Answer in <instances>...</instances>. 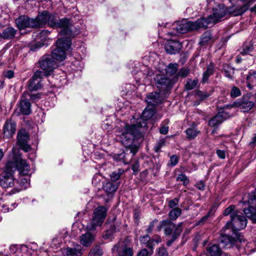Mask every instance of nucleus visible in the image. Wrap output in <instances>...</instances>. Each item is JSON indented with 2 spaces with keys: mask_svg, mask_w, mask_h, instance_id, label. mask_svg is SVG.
I'll use <instances>...</instances> for the list:
<instances>
[{
  "mask_svg": "<svg viewBox=\"0 0 256 256\" xmlns=\"http://www.w3.org/2000/svg\"><path fill=\"white\" fill-rule=\"evenodd\" d=\"M38 27H43L47 24L53 28H60L59 34L62 36L74 37L80 32V30L72 24L70 20L68 18L58 19L55 14H50L44 11L38 16Z\"/></svg>",
  "mask_w": 256,
  "mask_h": 256,
  "instance_id": "1",
  "label": "nucleus"
},
{
  "mask_svg": "<svg viewBox=\"0 0 256 256\" xmlns=\"http://www.w3.org/2000/svg\"><path fill=\"white\" fill-rule=\"evenodd\" d=\"M50 34V32L46 30H43L39 34V37L42 40H44L46 38V37L47 36Z\"/></svg>",
  "mask_w": 256,
  "mask_h": 256,
  "instance_id": "58",
  "label": "nucleus"
},
{
  "mask_svg": "<svg viewBox=\"0 0 256 256\" xmlns=\"http://www.w3.org/2000/svg\"><path fill=\"white\" fill-rule=\"evenodd\" d=\"M140 128L136 124H127L124 126V131L119 137V140L125 147L132 146L136 138L140 136Z\"/></svg>",
  "mask_w": 256,
  "mask_h": 256,
  "instance_id": "4",
  "label": "nucleus"
},
{
  "mask_svg": "<svg viewBox=\"0 0 256 256\" xmlns=\"http://www.w3.org/2000/svg\"><path fill=\"white\" fill-rule=\"evenodd\" d=\"M128 156L129 154L126 153V152H123L119 154L115 155L114 158L122 161L124 164H128L132 158L131 156L130 158H128Z\"/></svg>",
  "mask_w": 256,
  "mask_h": 256,
  "instance_id": "33",
  "label": "nucleus"
},
{
  "mask_svg": "<svg viewBox=\"0 0 256 256\" xmlns=\"http://www.w3.org/2000/svg\"><path fill=\"white\" fill-rule=\"evenodd\" d=\"M139 162L138 160H136L135 161L134 164H133L132 166V169L133 171V173L134 174L136 175L138 173L139 171Z\"/></svg>",
  "mask_w": 256,
  "mask_h": 256,
  "instance_id": "49",
  "label": "nucleus"
},
{
  "mask_svg": "<svg viewBox=\"0 0 256 256\" xmlns=\"http://www.w3.org/2000/svg\"><path fill=\"white\" fill-rule=\"evenodd\" d=\"M234 74V70L232 68H228L226 70L224 71V76L226 77L232 79Z\"/></svg>",
  "mask_w": 256,
  "mask_h": 256,
  "instance_id": "46",
  "label": "nucleus"
},
{
  "mask_svg": "<svg viewBox=\"0 0 256 256\" xmlns=\"http://www.w3.org/2000/svg\"><path fill=\"white\" fill-rule=\"evenodd\" d=\"M187 138L192 140L194 138L200 133V131L196 128H189L186 130Z\"/></svg>",
  "mask_w": 256,
  "mask_h": 256,
  "instance_id": "32",
  "label": "nucleus"
},
{
  "mask_svg": "<svg viewBox=\"0 0 256 256\" xmlns=\"http://www.w3.org/2000/svg\"><path fill=\"white\" fill-rule=\"evenodd\" d=\"M29 136L25 130H22L18 132L17 136V144L20 148L26 152L30 150L31 146L28 144Z\"/></svg>",
  "mask_w": 256,
  "mask_h": 256,
  "instance_id": "15",
  "label": "nucleus"
},
{
  "mask_svg": "<svg viewBox=\"0 0 256 256\" xmlns=\"http://www.w3.org/2000/svg\"><path fill=\"white\" fill-rule=\"evenodd\" d=\"M152 253V250H151L150 252L146 248L142 250L138 254L137 256H148V254H151Z\"/></svg>",
  "mask_w": 256,
  "mask_h": 256,
  "instance_id": "55",
  "label": "nucleus"
},
{
  "mask_svg": "<svg viewBox=\"0 0 256 256\" xmlns=\"http://www.w3.org/2000/svg\"><path fill=\"white\" fill-rule=\"evenodd\" d=\"M168 131V126H162L160 129V132L163 134H166Z\"/></svg>",
  "mask_w": 256,
  "mask_h": 256,
  "instance_id": "60",
  "label": "nucleus"
},
{
  "mask_svg": "<svg viewBox=\"0 0 256 256\" xmlns=\"http://www.w3.org/2000/svg\"><path fill=\"white\" fill-rule=\"evenodd\" d=\"M16 23L20 30H24L28 28H39L38 16L34 19L30 18L26 16H21L16 19Z\"/></svg>",
  "mask_w": 256,
  "mask_h": 256,
  "instance_id": "12",
  "label": "nucleus"
},
{
  "mask_svg": "<svg viewBox=\"0 0 256 256\" xmlns=\"http://www.w3.org/2000/svg\"><path fill=\"white\" fill-rule=\"evenodd\" d=\"M241 95L240 90L236 86H234L230 92V96L232 98L238 97Z\"/></svg>",
  "mask_w": 256,
  "mask_h": 256,
  "instance_id": "44",
  "label": "nucleus"
},
{
  "mask_svg": "<svg viewBox=\"0 0 256 256\" xmlns=\"http://www.w3.org/2000/svg\"><path fill=\"white\" fill-rule=\"evenodd\" d=\"M140 240L142 243H146V246L148 248L152 249L155 244H158L162 242V239L158 235H155L150 239V237L147 234L140 238Z\"/></svg>",
  "mask_w": 256,
  "mask_h": 256,
  "instance_id": "22",
  "label": "nucleus"
},
{
  "mask_svg": "<svg viewBox=\"0 0 256 256\" xmlns=\"http://www.w3.org/2000/svg\"><path fill=\"white\" fill-rule=\"evenodd\" d=\"M154 80L156 87L160 92L168 90L172 86V82L170 79L164 75H156Z\"/></svg>",
  "mask_w": 256,
  "mask_h": 256,
  "instance_id": "17",
  "label": "nucleus"
},
{
  "mask_svg": "<svg viewBox=\"0 0 256 256\" xmlns=\"http://www.w3.org/2000/svg\"><path fill=\"white\" fill-rule=\"evenodd\" d=\"M16 32V30L12 27L6 28L1 34L2 38L7 40L12 39L14 36Z\"/></svg>",
  "mask_w": 256,
  "mask_h": 256,
  "instance_id": "28",
  "label": "nucleus"
},
{
  "mask_svg": "<svg viewBox=\"0 0 256 256\" xmlns=\"http://www.w3.org/2000/svg\"><path fill=\"white\" fill-rule=\"evenodd\" d=\"M66 253L67 256H81L82 255L80 250L72 248H68Z\"/></svg>",
  "mask_w": 256,
  "mask_h": 256,
  "instance_id": "36",
  "label": "nucleus"
},
{
  "mask_svg": "<svg viewBox=\"0 0 256 256\" xmlns=\"http://www.w3.org/2000/svg\"><path fill=\"white\" fill-rule=\"evenodd\" d=\"M212 42V40L210 32L206 31L202 34L200 41V44L202 46H204Z\"/></svg>",
  "mask_w": 256,
  "mask_h": 256,
  "instance_id": "29",
  "label": "nucleus"
},
{
  "mask_svg": "<svg viewBox=\"0 0 256 256\" xmlns=\"http://www.w3.org/2000/svg\"><path fill=\"white\" fill-rule=\"evenodd\" d=\"M214 64H210V65H208V66L205 72L210 76L214 72Z\"/></svg>",
  "mask_w": 256,
  "mask_h": 256,
  "instance_id": "59",
  "label": "nucleus"
},
{
  "mask_svg": "<svg viewBox=\"0 0 256 256\" xmlns=\"http://www.w3.org/2000/svg\"><path fill=\"white\" fill-rule=\"evenodd\" d=\"M156 229L158 232L163 229L166 236H172L176 232H178V235H180L183 230V222L176 224L170 220H162L160 222Z\"/></svg>",
  "mask_w": 256,
  "mask_h": 256,
  "instance_id": "7",
  "label": "nucleus"
},
{
  "mask_svg": "<svg viewBox=\"0 0 256 256\" xmlns=\"http://www.w3.org/2000/svg\"><path fill=\"white\" fill-rule=\"evenodd\" d=\"M254 102L246 97H242L240 100L235 102L234 106L239 108L241 111L246 112L250 110L254 106Z\"/></svg>",
  "mask_w": 256,
  "mask_h": 256,
  "instance_id": "18",
  "label": "nucleus"
},
{
  "mask_svg": "<svg viewBox=\"0 0 256 256\" xmlns=\"http://www.w3.org/2000/svg\"><path fill=\"white\" fill-rule=\"evenodd\" d=\"M235 206L231 205L227 208L224 212V216L230 215V218L232 219V216L234 214V216L239 212L238 210H234Z\"/></svg>",
  "mask_w": 256,
  "mask_h": 256,
  "instance_id": "39",
  "label": "nucleus"
},
{
  "mask_svg": "<svg viewBox=\"0 0 256 256\" xmlns=\"http://www.w3.org/2000/svg\"><path fill=\"white\" fill-rule=\"evenodd\" d=\"M108 208L106 206H100L96 208L93 212V217L87 229L89 230H95L97 226H100L104 223L107 216Z\"/></svg>",
  "mask_w": 256,
  "mask_h": 256,
  "instance_id": "5",
  "label": "nucleus"
},
{
  "mask_svg": "<svg viewBox=\"0 0 256 256\" xmlns=\"http://www.w3.org/2000/svg\"><path fill=\"white\" fill-rule=\"evenodd\" d=\"M181 47L182 44L179 42L170 40L167 41L164 48L168 53L172 54L179 52Z\"/></svg>",
  "mask_w": 256,
  "mask_h": 256,
  "instance_id": "20",
  "label": "nucleus"
},
{
  "mask_svg": "<svg viewBox=\"0 0 256 256\" xmlns=\"http://www.w3.org/2000/svg\"><path fill=\"white\" fill-rule=\"evenodd\" d=\"M43 76L42 72L40 70L36 71L32 78L28 80V89L30 91L37 90L40 88L42 85L40 79Z\"/></svg>",
  "mask_w": 256,
  "mask_h": 256,
  "instance_id": "16",
  "label": "nucleus"
},
{
  "mask_svg": "<svg viewBox=\"0 0 256 256\" xmlns=\"http://www.w3.org/2000/svg\"><path fill=\"white\" fill-rule=\"evenodd\" d=\"M212 92H208L206 91H202L200 90H196L195 91V96L197 98L200 100H203L208 96H211Z\"/></svg>",
  "mask_w": 256,
  "mask_h": 256,
  "instance_id": "34",
  "label": "nucleus"
},
{
  "mask_svg": "<svg viewBox=\"0 0 256 256\" xmlns=\"http://www.w3.org/2000/svg\"><path fill=\"white\" fill-rule=\"evenodd\" d=\"M212 210H210L204 216H202L200 220L196 222V226L200 225L201 224H204L210 216Z\"/></svg>",
  "mask_w": 256,
  "mask_h": 256,
  "instance_id": "54",
  "label": "nucleus"
},
{
  "mask_svg": "<svg viewBox=\"0 0 256 256\" xmlns=\"http://www.w3.org/2000/svg\"><path fill=\"white\" fill-rule=\"evenodd\" d=\"M124 172L122 169H118V170L110 174V178L113 181L118 180L122 174Z\"/></svg>",
  "mask_w": 256,
  "mask_h": 256,
  "instance_id": "41",
  "label": "nucleus"
},
{
  "mask_svg": "<svg viewBox=\"0 0 256 256\" xmlns=\"http://www.w3.org/2000/svg\"><path fill=\"white\" fill-rule=\"evenodd\" d=\"M218 156L221 159H224L226 157L225 152L224 150H218L216 152Z\"/></svg>",
  "mask_w": 256,
  "mask_h": 256,
  "instance_id": "63",
  "label": "nucleus"
},
{
  "mask_svg": "<svg viewBox=\"0 0 256 256\" xmlns=\"http://www.w3.org/2000/svg\"><path fill=\"white\" fill-rule=\"evenodd\" d=\"M44 46L43 43L40 42H36L34 44H32L30 46V50L32 51H36Z\"/></svg>",
  "mask_w": 256,
  "mask_h": 256,
  "instance_id": "51",
  "label": "nucleus"
},
{
  "mask_svg": "<svg viewBox=\"0 0 256 256\" xmlns=\"http://www.w3.org/2000/svg\"><path fill=\"white\" fill-rule=\"evenodd\" d=\"M189 73L190 70L188 68H182L175 75L174 78L178 79L179 78H185L188 75Z\"/></svg>",
  "mask_w": 256,
  "mask_h": 256,
  "instance_id": "38",
  "label": "nucleus"
},
{
  "mask_svg": "<svg viewBox=\"0 0 256 256\" xmlns=\"http://www.w3.org/2000/svg\"><path fill=\"white\" fill-rule=\"evenodd\" d=\"M160 94L156 92H152L149 94L146 98V101L150 106L154 107L160 101Z\"/></svg>",
  "mask_w": 256,
  "mask_h": 256,
  "instance_id": "24",
  "label": "nucleus"
},
{
  "mask_svg": "<svg viewBox=\"0 0 256 256\" xmlns=\"http://www.w3.org/2000/svg\"><path fill=\"white\" fill-rule=\"evenodd\" d=\"M58 38L54 48L52 50L51 57L57 60L62 61L66 58V55L70 51L71 46L70 36Z\"/></svg>",
  "mask_w": 256,
  "mask_h": 256,
  "instance_id": "3",
  "label": "nucleus"
},
{
  "mask_svg": "<svg viewBox=\"0 0 256 256\" xmlns=\"http://www.w3.org/2000/svg\"><path fill=\"white\" fill-rule=\"evenodd\" d=\"M18 169L23 176L27 175L30 170V166L25 160L18 158L16 162L9 161L4 170L0 174V185L4 188H10L14 185V172Z\"/></svg>",
  "mask_w": 256,
  "mask_h": 256,
  "instance_id": "2",
  "label": "nucleus"
},
{
  "mask_svg": "<svg viewBox=\"0 0 256 256\" xmlns=\"http://www.w3.org/2000/svg\"><path fill=\"white\" fill-rule=\"evenodd\" d=\"M204 24H202L200 18L194 22L187 21L178 22L174 26V28L176 30V32L184 34L190 30H196L200 28H204Z\"/></svg>",
  "mask_w": 256,
  "mask_h": 256,
  "instance_id": "6",
  "label": "nucleus"
},
{
  "mask_svg": "<svg viewBox=\"0 0 256 256\" xmlns=\"http://www.w3.org/2000/svg\"><path fill=\"white\" fill-rule=\"evenodd\" d=\"M158 222V220L155 219L151 222L150 223L148 228L146 230V232L148 234H150L153 230V228L155 226V224Z\"/></svg>",
  "mask_w": 256,
  "mask_h": 256,
  "instance_id": "52",
  "label": "nucleus"
},
{
  "mask_svg": "<svg viewBox=\"0 0 256 256\" xmlns=\"http://www.w3.org/2000/svg\"><path fill=\"white\" fill-rule=\"evenodd\" d=\"M118 185L116 184L108 182L104 184L103 188L108 195L113 194L118 189Z\"/></svg>",
  "mask_w": 256,
  "mask_h": 256,
  "instance_id": "26",
  "label": "nucleus"
},
{
  "mask_svg": "<svg viewBox=\"0 0 256 256\" xmlns=\"http://www.w3.org/2000/svg\"><path fill=\"white\" fill-rule=\"evenodd\" d=\"M247 86L252 89L254 86H256V71L250 70L247 76Z\"/></svg>",
  "mask_w": 256,
  "mask_h": 256,
  "instance_id": "27",
  "label": "nucleus"
},
{
  "mask_svg": "<svg viewBox=\"0 0 256 256\" xmlns=\"http://www.w3.org/2000/svg\"><path fill=\"white\" fill-rule=\"evenodd\" d=\"M247 201L248 208L244 209L245 215L256 223V190L248 194Z\"/></svg>",
  "mask_w": 256,
  "mask_h": 256,
  "instance_id": "10",
  "label": "nucleus"
},
{
  "mask_svg": "<svg viewBox=\"0 0 256 256\" xmlns=\"http://www.w3.org/2000/svg\"><path fill=\"white\" fill-rule=\"evenodd\" d=\"M159 256H168V252L164 247L160 248L158 250Z\"/></svg>",
  "mask_w": 256,
  "mask_h": 256,
  "instance_id": "56",
  "label": "nucleus"
},
{
  "mask_svg": "<svg viewBox=\"0 0 256 256\" xmlns=\"http://www.w3.org/2000/svg\"><path fill=\"white\" fill-rule=\"evenodd\" d=\"M96 234L87 231L85 234H82L80 238V242L85 247L90 246L95 240Z\"/></svg>",
  "mask_w": 256,
  "mask_h": 256,
  "instance_id": "21",
  "label": "nucleus"
},
{
  "mask_svg": "<svg viewBox=\"0 0 256 256\" xmlns=\"http://www.w3.org/2000/svg\"><path fill=\"white\" fill-rule=\"evenodd\" d=\"M182 214V210L179 208H172L168 213L170 220H176Z\"/></svg>",
  "mask_w": 256,
  "mask_h": 256,
  "instance_id": "35",
  "label": "nucleus"
},
{
  "mask_svg": "<svg viewBox=\"0 0 256 256\" xmlns=\"http://www.w3.org/2000/svg\"><path fill=\"white\" fill-rule=\"evenodd\" d=\"M249 7H250V2H248L246 4H244V6L240 7L238 9L236 14H237V15L242 14L249 8Z\"/></svg>",
  "mask_w": 256,
  "mask_h": 256,
  "instance_id": "45",
  "label": "nucleus"
},
{
  "mask_svg": "<svg viewBox=\"0 0 256 256\" xmlns=\"http://www.w3.org/2000/svg\"><path fill=\"white\" fill-rule=\"evenodd\" d=\"M176 180L183 182V184L185 186L188 185L190 182L188 178L184 174H179L178 176L176 178Z\"/></svg>",
  "mask_w": 256,
  "mask_h": 256,
  "instance_id": "43",
  "label": "nucleus"
},
{
  "mask_svg": "<svg viewBox=\"0 0 256 256\" xmlns=\"http://www.w3.org/2000/svg\"><path fill=\"white\" fill-rule=\"evenodd\" d=\"M18 204L16 203L12 204L10 207L6 204H4L2 206L1 211L3 212H8L10 210H12L14 208L17 206Z\"/></svg>",
  "mask_w": 256,
  "mask_h": 256,
  "instance_id": "42",
  "label": "nucleus"
},
{
  "mask_svg": "<svg viewBox=\"0 0 256 256\" xmlns=\"http://www.w3.org/2000/svg\"><path fill=\"white\" fill-rule=\"evenodd\" d=\"M155 112V107L148 106L142 112L140 118L138 120L136 124L140 128H146L147 124L146 120L150 119Z\"/></svg>",
  "mask_w": 256,
  "mask_h": 256,
  "instance_id": "14",
  "label": "nucleus"
},
{
  "mask_svg": "<svg viewBox=\"0 0 256 256\" xmlns=\"http://www.w3.org/2000/svg\"><path fill=\"white\" fill-rule=\"evenodd\" d=\"M246 224V218L239 212L235 216H234V214L232 216L230 221L226 223L224 228L228 229L232 228V231L235 232L245 228Z\"/></svg>",
  "mask_w": 256,
  "mask_h": 256,
  "instance_id": "9",
  "label": "nucleus"
},
{
  "mask_svg": "<svg viewBox=\"0 0 256 256\" xmlns=\"http://www.w3.org/2000/svg\"><path fill=\"white\" fill-rule=\"evenodd\" d=\"M226 115V114L224 112L218 114L209 121V126H215L220 124L224 120V116Z\"/></svg>",
  "mask_w": 256,
  "mask_h": 256,
  "instance_id": "25",
  "label": "nucleus"
},
{
  "mask_svg": "<svg viewBox=\"0 0 256 256\" xmlns=\"http://www.w3.org/2000/svg\"><path fill=\"white\" fill-rule=\"evenodd\" d=\"M27 94V92H24L18 103L17 104L18 107L14 113L17 116L21 114L27 116L32 112L31 104L29 100L26 98Z\"/></svg>",
  "mask_w": 256,
  "mask_h": 256,
  "instance_id": "11",
  "label": "nucleus"
},
{
  "mask_svg": "<svg viewBox=\"0 0 256 256\" xmlns=\"http://www.w3.org/2000/svg\"><path fill=\"white\" fill-rule=\"evenodd\" d=\"M126 148H127L126 151H128V150H129L130 153L132 154V155L131 156L132 158L138 152V147L133 144H132V146H129L128 147Z\"/></svg>",
  "mask_w": 256,
  "mask_h": 256,
  "instance_id": "47",
  "label": "nucleus"
},
{
  "mask_svg": "<svg viewBox=\"0 0 256 256\" xmlns=\"http://www.w3.org/2000/svg\"><path fill=\"white\" fill-rule=\"evenodd\" d=\"M102 250L100 246H97L90 250L88 256H102Z\"/></svg>",
  "mask_w": 256,
  "mask_h": 256,
  "instance_id": "37",
  "label": "nucleus"
},
{
  "mask_svg": "<svg viewBox=\"0 0 256 256\" xmlns=\"http://www.w3.org/2000/svg\"><path fill=\"white\" fill-rule=\"evenodd\" d=\"M16 124L11 120H8L4 126V136L9 138L15 133Z\"/></svg>",
  "mask_w": 256,
  "mask_h": 256,
  "instance_id": "23",
  "label": "nucleus"
},
{
  "mask_svg": "<svg viewBox=\"0 0 256 256\" xmlns=\"http://www.w3.org/2000/svg\"><path fill=\"white\" fill-rule=\"evenodd\" d=\"M52 59L50 56H44L38 62L40 67L44 71L42 72L43 75L50 74V72L56 67V63Z\"/></svg>",
  "mask_w": 256,
  "mask_h": 256,
  "instance_id": "13",
  "label": "nucleus"
},
{
  "mask_svg": "<svg viewBox=\"0 0 256 256\" xmlns=\"http://www.w3.org/2000/svg\"><path fill=\"white\" fill-rule=\"evenodd\" d=\"M180 236V235H178V232H176L174 234H172L171 238L167 242V246H171V244Z\"/></svg>",
  "mask_w": 256,
  "mask_h": 256,
  "instance_id": "48",
  "label": "nucleus"
},
{
  "mask_svg": "<svg viewBox=\"0 0 256 256\" xmlns=\"http://www.w3.org/2000/svg\"><path fill=\"white\" fill-rule=\"evenodd\" d=\"M118 254L119 256H132L133 252L132 246L128 241L118 244Z\"/></svg>",
  "mask_w": 256,
  "mask_h": 256,
  "instance_id": "19",
  "label": "nucleus"
},
{
  "mask_svg": "<svg viewBox=\"0 0 256 256\" xmlns=\"http://www.w3.org/2000/svg\"><path fill=\"white\" fill-rule=\"evenodd\" d=\"M14 75V72L12 70H8L4 72V76L8 78H12Z\"/></svg>",
  "mask_w": 256,
  "mask_h": 256,
  "instance_id": "62",
  "label": "nucleus"
},
{
  "mask_svg": "<svg viewBox=\"0 0 256 256\" xmlns=\"http://www.w3.org/2000/svg\"><path fill=\"white\" fill-rule=\"evenodd\" d=\"M196 186L198 190H203L204 189L205 185L202 181L200 180L196 183Z\"/></svg>",
  "mask_w": 256,
  "mask_h": 256,
  "instance_id": "57",
  "label": "nucleus"
},
{
  "mask_svg": "<svg viewBox=\"0 0 256 256\" xmlns=\"http://www.w3.org/2000/svg\"><path fill=\"white\" fill-rule=\"evenodd\" d=\"M179 202V198H174L172 200H170L168 202V206L170 208H175L174 207L176 206Z\"/></svg>",
  "mask_w": 256,
  "mask_h": 256,
  "instance_id": "53",
  "label": "nucleus"
},
{
  "mask_svg": "<svg viewBox=\"0 0 256 256\" xmlns=\"http://www.w3.org/2000/svg\"><path fill=\"white\" fill-rule=\"evenodd\" d=\"M178 64L176 63H170L166 67V72L167 74L172 76L177 74Z\"/></svg>",
  "mask_w": 256,
  "mask_h": 256,
  "instance_id": "30",
  "label": "nucleus"
},
{
  "mask_svg": "<svg viewBox=\"0 0 256 256\" xmlns=\"http://www.w3.org/2000/svg\"><path fill=\"white\" fill-rule=\"evenodd\" d=\"M20 180V184L24 188L26 187V185L28 184V180L26 178L22 177Z\"/></svg>",
  "mask_w": 256,
  "mask_h": 256,
  "instance_id": "61",
  "label": "nucleus"
},
{
  "mask_svg": "<svg viewBox=\"0 0 256 256\" xmlns=\"http://www.w3.org/2000/svg\"><path fill=\"white\" fill-rule=\"evenodd\" d=\"M230 242V239L228 236H222L220 240V244H222L224 243L225 245L226 246Z\"/></svg>",
  "mask_w": 256,
  "mask_h": 256,
  "instance_id": "64",
  "label": "nucleus"
},
{
  "mask_svg": "<svg viewBox=\"0 0 256 256\" xmlns=\"http://www.w3.org/2000/svg\"><path fill=\"white\" fill-rule=\"evenodd\" d=\"M221 254L220 249L216 244H214L207 248V254L208 256H220Z\"/></svg>",
  "mask_w": 256,
  "mask_h": 256,
  "instance_id": "31",
  "label": "nucleus"
},
{
  "mask_svg": "<svg viewBox=\"0 0 256 256\" xmlns=\"http://www.w3.org/2000/svg\"><path fill=\"white\" fill-rule=\"evenodd\" d=\"M178 157L176 155H172L170 158L169 164L172 166H175L178 163Z\"/></svg>",
  "mask_w": 256,
  "mask_h": 256,
  "instance_id": "50",
  "label": "nucleus"
},
{
  "mask_svg": "<svg viewBox=\"0 0 256 256\" xmlns=\"http://www.w3.org/2000/svg\"><path fill=\"white\" fill-rule=\"evenodd\" d=\"M198 80H192L191 79H188L187 80L186 84L185 86V88L186 90H192L196 86V84H198Z\"/></svg>",
  "mask_w": 256,
  "mask_h": 256,
  "instance_id": "40",
  "label": "nucleus"
},
{
  "mask_svg": "<svg viewBox=\"0 0 256 256\" xmlns=\"http://www.w3.org/2000/svg\"><path fill=\"white\" fill-rule=\"evenodd\" d=\"M212 14L208 16L207 18H200L203 24L206 23L204 26V28L210 24H214L220 21L226 14L227 10L224 4H220L212 8Z\"/></svg>",
  "mask_w": 256,
  "mask_h": 256,
  "instance_id": "8",
  "label": "nucleus"
}]
</instances>
